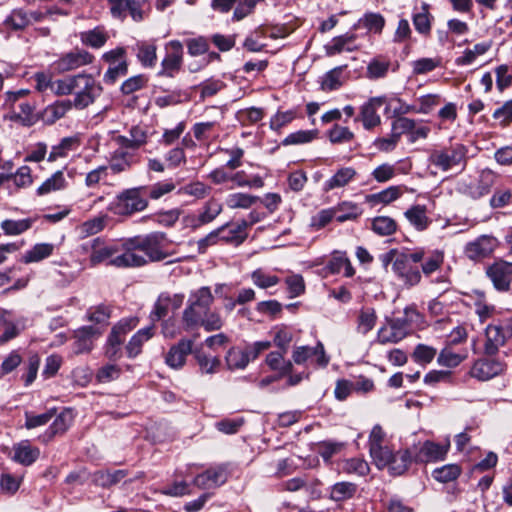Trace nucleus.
Here are the masks:
<instances>
[{
  "instance_id": "f257e3e1",
  "label": "nucleus",
  "mask_w": 512,
  "mask_h": 512,
  "mask_svg": "<svg viewBox=\"0 0 512 512\" xmlns=\"http://www.w3.org/2000/svg\"><path fill=\"white\" fill-rule=\"evenodd\" d=\"M168 240L164 233L134 237L123 244L124 252L115 256L111 264L117 268L140 267L148 261H162L171 255L166 250Z\"/></svg>"
},
{
  "instance_id": "f03ea898",
  "label": "nucleus",
  "mask_w": 512,
  "mask_h": 512,
  "mask_svg": "<svg viewBox=\"0 0 512 512\" xmlns=\"http://www.w3.org/2000/svg\"><path fill=\"white\" fill-rule=\"evenodd\" d=\"M213 301L214 297L209 287H201L191 292L187 306L182 313V324L186 331L197 327L200 315L209 310Z\"/></svg>"
},
{
  "instance_id": "7ed1b4c3",
  "label": "nucleus",
  "mask_w": 512,
  "mask_h": 512,
  "mask_svg": "<svg viewBox=\"0 0 512 512\" xmlns=\"http://www.w3.org/2000/svg\"><path fill=\"white\" fill-rule=\"evenodd\" d=\"M144 189V187H136L124 190L109 204L108 210L119 216H130L145 210L148 200L143 194Z\"/></svg>"
},
{
  "instance_id": "20e7f679",
  "label": "nucleus",
  "mask_w": 512,
  "mask_h": 512,
  "mask_svg": "<svg viewBox=\"0 0 512 512\" xmlns=\"http://www.w3.org/2000/svg\"><path fill=\"white\" fill-rule=\"evenodd\" d=\"M467 149L464 145L433 150L428 158L430 165L440 171L447 172L454 168L463 169L466 164Z\"/></svg>"
},
{
  "instance_id": "39448f33",
  "label": "nucleus",
  "mask_w": 512,
  "mask_h": 512,
  "mask_svg": "<svg viewBox=\"0 0 512 512\" xmlns=\"http://www.w3.org/2000/svg\"><path fill=\"white\" fill-rule=\"evenodd\" d=\"M72 104L77 109H84L94 103L100 96L102 87L91 75L78 74V82Z\"/></svg>"
},
{
  "instance_id": "423d86ee",
  "label": "nucleus",
  "mask_w": 512,
  "mask_h": 512,
  "mask_svg": "<svg viewBox=\"0 0 512 512\" xmlns=\"http://www.w3.org/2000/svg\"><path fill=\"white\" fill-rule=\"evenodd\" d=\"M386 104L388 110L387 99L385 96L371 97L360 107V113L356 120H360L366 130H371L381 124V117L378 110Z\"/></svg>"
},
{
  "instance_id": "0eeeda50",
  "label": "nucleus",
  "mask_w": 512,
  "mask_h": 512,
  "mask_svg": "<svg viewBox=\"0 0 512 512\" xmlns=\"http://www.w3.org/2000/svg\"><path fill=\"white\" fill-rule=\"evenodd\" d=\"M167 54L161 62L160 75L174 77L179 72L183 62V46L177 40L170 41L166 45Z\"/></svg>"
},
{
  "instance_id": "6e6552de",
  "label": "nucleus",
  "mask_w": 512,
  "mask_h": 512,
  "mask_svg": "<svg viewBox=\"0 0 512 512\" xmlns=\"http://www.w3.org/2000/svg\"><path fill=\"white\" fill-rule=\"evenodd\" d=\"M138 161L139 157L137 152L127 147L117 145V148L110 154L109 165L107 167L114 174H119L129 171Z\"/></svg>"
},
{
  "instance_id": "1a4fd4ad",
  "label": "nucleus",
  "mask_w": 512,
  "mask_h": 512,
  "mask_svg": "<svg viewBox=\"0 0 512 512\" xmlns=\"http://www.w3.org/2000/svg\"><path fill=\"white\" fill-rule=\"evenodd\" d=\"M392 271L404 286L408 288L419 284L421 281L420 271L408 262L404 253L397 255L392 264Z\"/></svg>"
},
{
  "instance_id": "9d476101",
  "label": "nucleus",
  "mask_w": 512,
  "mask_h": 512,
  "mask_svg": "<svg viewBox=\"0 0 512 512\" xmlns=\"http://www.w3.org/2000/svg\"><path fill=\"white\" fill-rule=\"evenodd\" d=\"M504 368L505 365L499 360L481 358L473 363L469 375L478 381L484 382L500 375Z\"/></svg>"
},
{
  "instance_id": "9b49d317",
  "label": "nucleus",
  "mask_w": 512,
  "mask_h": 512,
  "mask_svg": "<svg viewBox=\"0 0 512 512\" xmlns=\"http://www.w3.org/2000/svg\"><path fill=\"white\" fill-rule=\"evenodd\" d=\"M450 448L449 440L444 444L432 441L422 443L414 455V460L419 463L437 462L445 459Z\"/></svg>"
},
{
  "instance_id": "f8f14e48",
  "label": "nucleus",
  "mask_w": 512,
  "mask_h": 512,
  "mask_svg": "<svg viewBox=\"0 0 512 512\" xmlns=\"http://www.w3.org/2000/svg\"><path fill=\"white\" fill-rule=\"evenodd\" d=\"M497 246L498 241L495 237L481 235L475 240L467 243L464 252L471 260H480L490 256Z\"/></svg>"
},
{
  "instance_id": "ddd939ff",
  "label": "nucleus",
  "mask_w": 512,
  "mask_h": 512,
  "mask_svg": "<svg viewBox=\"0 0 512 512\" xmlns=\"http://www.w3.org/2000/svg\"><path fill=\"white\" fill-rule=\"evenodd\" d=\"M315 357V362L319 367H326L329 363V357L325 353L324 346L318 342L316 346H297L293 349L292 360L297 365L304 364L308 359Z\"/></svg>"
},
{
  "instance_id": "4468645a",
  "label": "nucleus",
  "mask_w": 512,
  "mask_h": 512,
  "mask_svg": "<svg viewBox=\"0 0 512 512\" xmlns=\"http://www.w3.org/2000/svg\"><path fill=\"white\" fill-rule=\"evenodd\" d=\"M92 61L93 56L89 52L75 49L60 57L54 65L58 72L65 73L90 64Z\"/></svg>"
},
{
  "instance_id": "2eb2a0df",
  "label": "nucleus",
  "mask_w": 512,
  "mask_h": 512,
  "mask_svg": "<svg viewBox=\"0 0 512 512\" xmlns=\"http://www.w3.org/2000/svg\"><path fill=\"white\" fill-rule=\"evenodd\" d=\"M137 324L136 319L131 318L122 320L116 325L108 338L106 355L108 358H116L120 352V346L124 341V335L134 328Z\"/></svg>"
},
{
  "instance_id": "dca6fc26",
  "label": "nucleus",
  "mask_w": 512,
  "mask_h": 512,
  "mask_svg": "<svg viewBox=\"0 0 512 512\" xmlns=\"http://www.w3.org/2000/svg\"><path fill=\"white\" fill-rule=\"evenodd\" d=\"M511 336V331L498 324H490L485 329L486 341L484 351L487 355H495Z\"/></svg>"
},
{
  "instance_id": "f3484780",
  "label": "nucleus",
  "mask_w": 512,
  "mask_h": 512,
  "mask_svg": "<svg viewBox=\"0 0 512 512\" xmlns=\"http://www.w3.org/2000/svg\"><path fill=\"white\" fill-rule=\"evenodd\" d=\"M185 300L183 293L163 292L159 295L151 314L153 320L165 317L169 311L178 310Z\"/></svg>"
},
{
  "instance_id": "a211bd4d",
  "label": "nucleus",
  "mask_w": 512,
  "mask_h": 512,
  "mask_svg": "<svg viewBox=\"0 0 512 512\" xmlns=\"http://www.w3.org/2000/svg\"><path fill=\"white\" fill-rule=\"evenodd\" d=\"M494 287L499 291H507L512 280V262L498 261L487 270Z\"/></svg>"
},
{
  "instance_id": "6ab92c4d",
  "label": "nucleus",
  "mask_w": 512,
  "mask_h": 512,
  "mask_svg": "<svg viewBox=\"0 0 512 512\" xmlns=\"http://www.w3.org/2000/svg\"><path fill=\"white\" fill-rule=\"evenodd\" d=\"M193 341L182 339L173 345L165 357L166 364L173 369H180L184 366L187 356L191 353Z\"/></svg>"
},
{
  "instance_id": "aec40b11",
  "label": "nucleus",
  "mask_w": 512,
  "mask_h": 512,
  "mask_svg": "<svg viewBox=\"0 0 512 512\" xmlns=\"http://www.w3.org/2000/svg\"><path fill=\"white\" fill-rule=\"evenodd\" d=\"M407 335L404 321L392 320L378 331V341L381 344L397 343Z\"/></svg>"
},
{
  "instance_id": "412c9836",
  "label": "nucleus",
  "mask_w": 512,
  "mask_h": 512,
  "mask_svg": "<svg viewBox=\"0 0 512 512\" xmlns=\"http://www.w3.org/2000/svg\"><path fill=\"white\" fill-rule=\"evenodd\" d=\"M147 131L141 126H133L129 130V137L124 135H117L113 137L116 145H121L137 152V150L147 143Z\"/></svg>"
},
{
  "instance_id": "4be33fe9",
  "label": "nucleus",
  "mask_w": 512,
  "mask_h": 512,
  "mask_svg": "<svg viewBox=\"0 0 512 512\" xmlns=\"http://www.w3.org/2000/svg\"><path fill=\"white\" fill-rule=\"evenodd\" d=\"M227 475L223 467H215L197 475L193 481L200 489H212L224 484Z\"/></svg>"
},
{
  "instance_id": "5701e85b",
  "label": "nucleus",
  "mask_w": 512,
  "mask_h": 512,
  "mask_svg": "<svg viewBox=\"0 0 512 512\" xmlns=\"http://www.w3.org/2000/svg\"><path fill=\"white\" fill-rule=\"evenodd\" d=\"M100 334L101 330L93 326H85L76 330L74 333V354H82L91 351L93 347V339Z\"/></svg>"
},
{
  "instance_id": "b1692460",
  "label": "nucleus",
  "mask_w": 512,
  "mask_h": 512,
  "mask_svg": "<svg viewBox=\"0 0 512 512\" xmlns=\"http://www.w3.org/2000/svg\"><path fill=\"white\" fill-rule=\"evenodd\" d=\"M223 205L218 200L211 198L203 206L202 212L198 218L186 217V223H190L193 227L208 224L212 222L222 212Z\"/></svg>"
},
{
  "instance_id": "393cba45",
  "label": "nucleus",
  "mask_w": 512,
  "mask_h": 512,
  "mask_svg": "<svg viewBox=\"0 0 512 512\" xmlns=\"http://www.w3.org/2000/svg\"><path fill=\"white\" fill-rule=\"evenodd\" d=\"M118 248L116 245H109L106 244L103 240L100 238H96L92 242V251L90 254V263L95 266L100 263H103L107 260H109V264H111V260L114 259L113 257L117 252Z\"/></svg>"
},
{
  "instance_id": "a878e982",
  "label": "nucleus",
  "mask_w": 512,
  "mask_h": 512,
  "mask_svg": "<svg viewBox=\"0 0 512 512\" xmlns=\"http://www.w3.org/2000/svg\"><path fill=\"white\" fill-rule=\"evenodd\" d=\"M404 216L417 231H425L432 223V220L427 215V207L425 205L416 204L411 206L405 211Z\"/></svg>"
},
{
  "instance_id": "bb28decb",
  "label": "nucleus",
  "mask_w": 512,
  "mask_h": 512,
  "mask_svg": "<svg viewBox=\"0 0 512 512\" xmlns=\"http://www.w3.org/2000/svg\"><path fill=\"white\" fill-rule=\"evenodd\" d=\"M73 414L71 410L62 411L53 421L49 429L43 435L44 441L51 440L55 435L63 434L71 426Z\"/></svg>"
},
{
  "instance_id": "cd10ccee",
  "label": "nucleus",
  "mask_w": 512,
  "mask_h": 512,
  "mask_svg": "<svg viewBox=\"0 0 512 512\" xmlns=\"http://www.w3.org/2000/svg\"><path fill=\"white\" fill-rule=\"evenodd\" d=\"M226 364L230 370L244 369L248 363L253 360L248 347L241 349L239 347H232L228 350L226 357Z\"/></svg>"
},
{
  "instance_id": "c85d7f7f",
  "label": "nucleus",
  "mask_w": 512,
  "mask_h": 512,
  "mask_svg": "<svg viewBox=\"0 0 512 512\" xmlns=\"http://www.w3.org/2000/svg\"><path fill=\"white\" fill-rule=\"evenodd\" d=\"M68 186V181L62 170H58L47 178L38 188L37 194L43 196L52 192L62 191Z\"/></svg>"
},
{
  "instance_id": "c756f323",
  "label": "nucleus",
  "mask_w": 512,
  "mask_h": 512,
  "mask_svg": "<svg viewBox=\"0 0 512 512\" xmlns=\"http://www.w3.org/2000/svg\"><path fill=\"white\" fill-rule=\"evenodd\" d=\"M248 224L245 221L225 224L219 229H225L222 234V240L225 242H231L235 244L242 243L247 237Z\"/></svg>"
},
{
  "instance_id": "7c9ffc66",
  "label": "nucleus",
  "mask_w": 512,
  "mask_h": 512,
  "mask_svg": "<svg viewBox=\"0 0 512 512\" xmlns=\"http://www.w3.org/2000/svg\"><path fill=\"white\" fill-rule=\"evenodd\" d=\"M286 353L287 352L279 350L270 352L266 356V364L269 366L271 370L277 371L280 374V376L290 373L293 369L292 362L285 360Z\"/></svg>"
},
{
  "instance_id": "2f4dec72",
  "label": "nucleus",
  "mask_w": 512,
  "mask_h": 512,
  "mask_svg": "<svg viewBox=\"0 0 512 512\" xmlns=\"http://www.w3.org/2000/svg\"><path fill=\"white\" fill-rule=\"evenodd\" d=\"M494 183V174L491 170H483L479 175L477 183H471L469 186V194L473 198H479L489 193Z\"/></svg>"
},
{
  "instance_id": "473e14b6",
  "label": "nucleus",
  "mask_w": 512,
  "mask_h": 512,
  "mask_svg": "<svg viewBox=\"0 0 512 512\" xmlns=\"http://www.w3.org/2000/svg\"><path fill=\"white\" fill-rule=\"evenodd\" d=\"M79 146V140L77 137H65L59 144L52 147L47 160L49 162H55L60 158L68 156L69 152L76 150Z\"/></svg>"
},
{
  "instance_id": "72a5a7b5",
  "label": "nucleus",
  "mask_w": 512,
  "mask_h": 512,
  "mask_svg": "<svg viewBox=\"0 0 512 512\" xmlns=\"http://www.w3.org/2000/svg\"><path fill=\"white\" fill-rule=\"evenodd\" d=\"M385 26V19L380 13L367 12L354 25V28L363 27L369 32L380 34Z\"/></svg>"
},
{
  "instance_id": "f704fd0d",
  "label": "nucleus",
  "mask_w": 512,
  "mask_h": 512,
  "mask_svg": "<svg viewBox=\"0 0 512 512\" xmlns=\"http://www.w3.org/2000/svg\"><path fill=\"white\" fill-rule=\"evenodd\" d=\"M356 40L355 34L346 33L337 37H334L331 43L325 46V52L327 56H335L340 54L342 51H353L350 45Z\"/></svg>"
},
{
  "instance_id": "c9c22d12",
  "label": "nucleus",
  "mask_w": 512,
  "mask_h": 512,
  "mask_svg": "<svg viewBox=\"0 0 512 512\" xmlns=\"http://www.w3.org/2000/svg\"><path fill=\"white\" fill-rule=\"evenodd\" d=\"M153 326L139 330L128 342L126 350L129 357H136L141 353L143 344L153 336Z\"/></svg>"
},
{
  "instance_id": "e433bc0d",
  "label": "nucleus",
  "mask_w": 512,
  "mask_h": 512,
  "mask_svg": "<svg viewBox=\"0 0 512 512\" xmlns=\"http://www.w3.org/2000/svg\"><path fill=\"white\" fill-rule=\"evenodd\" d=\"M259 200L258 196L236 192L227 195L225 204L230 209H249Z\"/></svg>"
},
{
  "instance_id": "4c0bfd02",
  "label": "nucleus",
  "mask_w": 512,
  "mask_h": 512,
  "mask_svg": "<svg viewBox=\"0 0 512 512\" xmlns=\"http://www.w3.org/2000/svg\"><path fill=\"white\" fill-rule=\"evenodd\" d=\"M356 175V171L351 167H345L339 169L330 179L324 184V190L330 191L335 188L344 187L347 185Z\"/></svg>"
},
{
  "instance_id": "58836bf2",
  "label": "nucleus",
  "mask_w": 512,
  "mask_h": 512,
  "mask_svg": "<svg viewBox=\"0 0 512 512\" xmlns=\"http://www.w3.org/2000/svg\"><path fill=\"white\" fill-rule=\"evenodd\" d=\"M39 454V449L32 447L28 442H21L14 447V459L24 465L32 464Z\"/></svg>"
},
{
  "instance_id": "ea45409f",
  "label": "nucleus",
  "mask_w": 512,
  "mask_h": 512,
  "mask_svg": "<svg viewBox=\"0 0 512 512\" xmlns=\"http://www.w3.org/2000/svg\"><path fill=\"white\" fill-rule=\"evenodd\" d=\"M357 491V485L352 482H337L330 489V499L341 502L351 499Z\"/></svg>"
},
{
  "instance_id": "a19ab883",
  "label": "nucleus",
  "mask_w": 512,
  "mask_h": 512,
  "mask_svg": "<svg viewBox=\"0 0 512 512\" xmlns=\"http://www.w3.org/2000/svg\"><path fill=\"white\" fill-rule=\"evenodd\" d=\"M137 58L144 67H154L157 60V46L154 43L140 42L137 44Z\"/></svg>"
},
{
  "instance_id": "79ce46f5",
  "label": "nucleus",
  "mask_w": 512,
  "mask_h": 512,
  "mask_svg": "<svg viewBox=\"0 0 512 512\" xmlns=\"http://www.w3.org/2000/svg\"><path fill=\"white\" fill-rule=\"evenodd\" d=\"M107 221L106 215H100L93 219L87 220L77 226V232L81 237H88L101 232Z\"/></svg>"
},
{
  "instance_id": "37998d69",
  "label": "nucleus",
  "mask_w": 512,
  "mask_h": 512,
  "mask_svg": "<svg viewBox=\"0 0 512 512\" xmlns=\"http://www.w3.org/2000/svg\"><path fill=\"white\" fill-rule=\"evenodd\" d=\"M491 48V42H481L473 46L472 49H466L461 57L455 60L458 66H465L473 63L478 56L484 55Z\"/></svg>"
},
{
  "instance_id": "c03bdc74",
  "label": "nucleus",
  "mask_w": 512,
  "mask_h": 512,
  "mask_svg": "<svg viewBox=\"0 0 512 512\" xmlns=\"http://www.w3.org/2000/svg\"><path fill=\"white\" fill-rule=\"evenodd\" d=\"M54 250V246L50 243H39L28 250L24 256L23 261L25 263L39 262L45 258H48Z\"/></svg>"
},
{
  "instance_id": "a18cd8bd",
  "label": "nucleus",
  "mask_w": 512,
  "mask_h": 512,
  "mask_svg": "<svg viewBox=\"0 0 512 512\" xmlns=\"http://www.w3.org/2000/svg\"><path fill=\"white\" fill-rule=\"evenodd\" d=\"M328 267L332 273H340L343 271L346 277H351L355 273L350 260L344 253H335Z\"/></svg>"
},
{
  "instance_id": "49530a36",
  "label": "nucleus",
  "mask_w": 512,
  "mask_h": 512,
  "mask_svg": "<svg viewBox=\"0 0 512 512\" xmlns=\"http://www.w3.org/2000/svg\"><path fill=\"white\" fill-rule=\"evenodd\" d=\"M224 321L217 311L206 310L200 315V321L197 327L202 326L207 332L220 330Z\"/></svg>"
},
{
  "instance_id": "de8ad7c7",
  "label": "nucleus",
  "mask_w": 512,
  "mask_h": 512,
  "mask_svg": "<svg viewBox=\"0 0 512 512\" xmlns=\"http://www.w3.org/2000/svg\"><path fill=\"white\" fill-rule=\"evenodd\" d=\"M125 475L123 470L97 471L93 474L92 480L98 486L108 487L118 483Z\"/></svg>"
},
{
  "instance_id": "09e8293b",
  "label": "nucleus",
  "mask_w": 512,
  "mask_h": 512,
  "mask_svg": "<svg viewBox=\"0 0 512 512\" xmlns=\"http://www.w3.org/2000/svg\"><path fill=\"white\" fill-rule=\"evenodd\" d=\"M377 316L373 308L360 310L357 321V331L363 335L371 331L376 324Z\"/></svg>"
},
{
  "instance_id": "8fccbe9b",
  "label": "nucleus",
  "mask_w": 512,
  "mask_h": 512,
  "mask_svg": "<svg viewBox=\"0 0 512 512\" xmlns=\"http://www.w3.org/2000/svg\"><path fill=\"white\" fill-rule=\"evenodd\" d=\"M343 69L344 66H339L326 73L321 83L322 90L332 91L341 87L344 83Z\"/></svg>"
},
{
  "instance_id": "3c124183",
  "label": "nucleus",
  "mask_w": 512,
  "mask_h": 512,
  "mask_svg": "<svg viewBox=\"0 0 512 512\" xmlns=\"http://www.w3.org/2000/svg\"><path fill=\"white\" fill-rule=\"evenodd\" d=\"M461 474V468L457 464H447L436 468L432 476L440 483H448L456 480Z\"/></svg>"
},
{
  "instance_id": "603ef678",
  "label": "nucleus",
  "mask_w": 512,
  "mask_h": 512,
  "mask_svg": "<svg viewBox=\"0 0 512 512\" xmlns=\"http://www.w3.org/2000/svg\"><path fill=\"white\" fill-rule=\"evenodd\" d=\"M467 358V354H459L446 347L442 349L438 355L437 362L439 365L447 368H455Z\"/></svg>"
},
{
  "instance_id": "864d4df0",
  "label": "nucleus",
  "mask_w": 512,
  "mask_h": 512,
  "mask_svg": "<svg viewBox=\"0 0 512 512\" xmlns=\"http://www.w3.org/2000/svg\"><path fill=\"white\" fill-rule=\"evenodd\" d=\"M80 38L83 44L93 48H100L106 43L108 36L101 28L97 27L93 30L82 32Z\"/></svg>"
},
{
  "instance_id": "5fc2aeb1",
  "label": "nucleus",
  "mask_w": 512,
  "mask_h": 512,
  "mask_svg": "<svg viewBox=\"0 0 512 512\" xmlns=\"http://www.w3.org/2000/svg\"><path fill=\"white\" fill-rule=\"evenodd\" d=\"M397 229L394 219L388 216H379L372 221V230L380 236H389Z\"/></svg>"
},
{
  "instance_id": "6e6d98bb",
  "label": "nucleus",
  "mask_w": 512,
  "mask_h": 512,
  "mask_svg": "<svg viewBox=\"0 0 512 512\" xmlns=\"http://www.w3.org/2000/svg\"><path fill=\"white\" fill-rule=\"evenodd\" d=\"M72 107L71 100L58 101L45 109V115L49 121L55 122L64 117Z\"/></svg>"
},
{
  "instance_id": "4d7b16f0",
  "label": "nucleus",
  "mask_w": 512,
  "mask_h": 512,
  "mask_svg": "<svg viewBox=\"0 0 512 512\" xmlns=\"http://www.w3.org/2000/svg\"><path fill=\"white\" fill-rule=\"evenodd\" d=\"M410 461L411 455L409 451H402L396 454L393 453V459L387 468H389L391 474L401 475L407 470Z\"/></svg>"
},
{
  "instance_id": "13d9d810",
  "label": "nucleus",
  "mask_w": 512,
  "mask_h": 512,
  "mask_svg": "<svg viewBox=\"0 0 512 512\" xmlns=\"http://www.w3.org/2000/svg\"><path fill=\"white\" fill-rule=\"evenodd\" d=\"M77 82L78 75L55 80L51 92L59 96L69 95L76 89Z\"/></svg>"
},
{
  "instance_id": "bf43d9fd",
  "label": "nucleus",
  "mask_w": 512,
  "mask_h": 512,
  "mask_svg": "<svg viewBox=\"0 0 512 512\" xmlns=\"http://www.w3.org/2000/svg\"><path fill=\"white\" fill-rule=\"evenodd\" d=\"M31 225L32 220L29 218L19 220H4L1 223V228L7 235H19L27 231Z\"/></svg>"
},
{
  "instance_id": "052dcab7",
  "label": "nucleus",
  "mask_w": 512,
  "mask_h": 512,
  "mask_svg": "<svg viewBox=\"0 0 512 512\" xmlns=\"http://www.w3.org/2000/svg\"><path fill=\"white\" fill-rule=\"evenodd\" d=\"M6 175L10 176V180L12 179L18 188H26L33 183L32 170L27 165L19 167L15 173H6Z\"/></svg>"
},
{
  "instance_id": "680f3d73",
  "label": "nucleus",
  "mask_w": 512,
  "mask_h": 512,
  "mask_svg": "<svg viewBox=\"0 0 512 512\" xmlns=\"http://www.w3.org/2000/svg\"><path fill=\"white\" fill-rule=\"evenodd\" d=\"M251 280L255 286L261 289H267L275 286L280 281L277 276L268 274L260 268L252 272Z\"/></svg>"
},
{
  "instance_id": "e2e57ef3",
  "label": "nucleus",
  "mask_w": 512,
  "mask_h": 512,
  "mask_svg": "<svg viewBox=\"0 0 512 512\" xmlns=\"http://www.w3.org/2000/svg\"><path fill=\"white\" fill-rule=\"evenodd\" d=\"M437 354L436 348L426 345V344H418L412 353V358L415 362L419 364H429L433 361Z\"/></svg>"
},
{
  "instance_id": "0e129e2a",
  "label": "nucleus",
  "mask_w": 512,
  "mask_h": 512,
  "mask_svg": "<svg viewBox=\"0 0 512 512\" xmlns=\"http://www.w3.org/2000/svg\"><path fill=\"white\" fill-rule=\"evenodd\" d=\"M318 135V130H300L289 134L284 140V145H299L313 141Z\"/></svg>"
},
{
  "instance_id": "69168bd1",
  "label": "nucleus",
  "mask_w": 512,
  "mask_h": 512,
  "mask_svg": "<svg viewBox=\"0 0 512 512\" xmlns=\"http://www.w3.org/2000/svg\"><path fill=\"white\" fill-rule=\"evenodd\" d=\"M370 456L379 469L386 468L393 459V451L386 445H381L378 451L370 449Z\"/></svg>"
},
{
  "instance_id": "338daca9",
  "label": "nucleus",
  "mask_w": 512,
  "mask_h": 512,
  "mask_svg": "<svg viewBox=\"0 0 512 512\" xmlns=\"http://www.w3.org/2000/svg\"><path fill=\"white\" fill-rule=\"evenodd\" d=\"M210 191L211 188L209 186L197 181L183 186L180 188L179 193L189 195L197 199H203L209 195Z\"/></svg>"
},
{
  "instance_id": "774afa93",
  "label": "nucleus",
  "mask_w": 512,
  "mask_h": 512,
  "mask_svg": "<svg viewBox=\"0 0 512 512\" xmlns=\"http://www.w3.org/2000/svg\"><path fill=\"white\" fill-rule=\"evenodd\" d=\"M17 333L16 325L7 317V314L0 313V344L14 338Z\"/></svg>"
}]
</instances>
